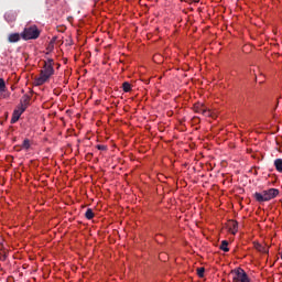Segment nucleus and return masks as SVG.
<instances>
[{
	"mask_svg": "<svg viewBox=\"0 0 282 282\" xmlns=\"http://www.w3.org/2000/svg\"><path fill=\"white\" fill-rule=\"evenodd\" d=\"M52 76H54V59L48 58L44 62L43 68L40 70V76L35 77V86L41 87V85H45V83L50 82Z\"/></svg>",
	"mask_w": 282,
	"mask_h": 282,
	"instance_id": "obj_1",
	"label": "nucleus"
},
{
	"mask_svg": "<svg viewBox=\"0 0 282 282\" xmlns=\"http://www.w3.org/2000/svg\"><path fill=\"white\" fill-rule=\"evenodd\" d=\"M279 195V189L276 188H269L267 191H262L261 193L256 192L253 197L256 202L262 204L263 202H270V199H274Z\"/></svg>",
	"mask_w": 282,
	"mask_h": 282,
	"instance_id": "obj_2",
	"label": "nucleus"
},
{
	"mask_svg": "<svg viewBox=\"0 0 282 282\" xmlns=\"http://www.w3.org/2000/svg\"><path fill=\"white\" fill-rule=\"evenodd\" d=\"M230 276L232 279V282H252L250 280V276H248V273H246V270L242 268H236L230 271Z\"/></svg>",
	"mask_w": 282,
	"mask_h": 282,
	"instance_id": "obj_3",
	"label": "nucleus"
},
{
	"mask_svg": "<svg viewBox=\"0 0 282 282\" xmlns=\"http://www.w3.org/2000/svg\"><path fill=\"white\" fill-rule=\"evenodd\" d=\"M39 36H41V31L36 25L26 26L22 33V39H24V41L36 40Z\"/></svg>",
	"mask_w": 282,
	"mask_h": 282,
	"instance_id": "obj_4",
	"label": "nucleus"
},
{
	"mask_svg": "<svg viewBox=\"0 0 282 282\" xmlns=\"http://www.w3.org/2000/svg\"><path fill=\"white\" fill-rule=\"evenodd\" d=\"M194 111L195 113H202L205 117H209L210 116V110H208L206 108V106H204V104H195L194 105Z\"/></svg>",
	"mask_w": 282,
	"mask_h": 282,
	"instance_id": "obj_5",
	"label": "nucleus"
},
{
	"mask_svg": "<svg viewBox=\"0 0 282 282\" xmlns=\"http://www.w3.org/2000/svg\"><path fill=\"white\" fill-rule=\"evenodd\" d=\"M23 113H25V108L18 107V109H15L12 113L11 124H17V122H19V118H21Z\"/></svg>",
	"mask_w": 282,
	"mask_h": 282,
	"instance_id": "obj_6",
	"label": "nucleus"
},
{
	"mask_svg": "<svg viewBox=\"0 0 282 282\" xmlns=\"http://www.w3.org/2000/svg\"><path fill=\"white\" fill-rule=\"evenodd\" d=\"M228 229L231 235H237V232H239V223H237V220H229Z\"/></svg>",
	"mask_w": 282,
	"mask_h": 282,
	"instance_id": "obj_7",
	"label": "nucleus"
},
{
	"mask_svg": "<svg viewBox=\"0 0 282 282\" xmlns=\"http://www.w3.org/2000/svg\"><path fill=\"white\" fill-rule=\"evenodd\" d=\"M28 105H30V96L24 95V96L21 98L19 108H20V109H24V111H25V109H28Z\"/></svg>",
	"mask_w": 282,
	"mask_h": 282,
	"instance_id": "obj_8",
	"label": "nucleus"
},
{
	"mask_svg": "<svg viewBox=\"0 0 282 282\" xmlns=\"http://www.w3.org/2000/svg\"><path fill=\"white\" fill-rule=\"evenodd\" d=\"M4 19L8 21V23H14V21H17V15L12 12H7L4 14Z\"/></svg>",
	"mask_w": 282,
	"mask_h": 282,
	"instance_id": "obj_9",
	"label": "nucleus"
},
{
	"mask_svg": "<svg viewBox=\"0 0 282 282\" xmlns=\"http://www.w3.org/2000/svg\"><path fill=\"white\" fill-rule=\"evenodd\" d=\"M19 41H21V35L19 33L9 35V43H19Z\"/></svg>",
	"mask_w": 282,
	"mask_h": 282,
	"instance_id": "obj_10",
	"label": "nucleus"
},
{
	"mask_svg": "<svg viewBox=\"0 0 282 282\" xmlns=\"http://www.w3.org/2000/svg\"><path fill=\"white\" fill-rule=\"evenodd\" d=\"M273 164L275 166V171H278V173H282V159H275Z\"/></svg>",
	"mask_w": 282,
	"mask_h": 282,
	"instance_id": "obj_11",
	"label": "nucleus"
},
{
	"mask_svg": "<svg viewBox=\"0 0 282 282\" xmlns=\"http://www.w3.org/2000/svg\"><path fill=\"white\" fill-rule=\"evenodd\" d=\"M254 248H256V250H258V252H262L263 254H267V252H268V248L263 247L259 242L254 243Z\"/></svg>",
	"mask_w": 282,
	"mask_h": 282,
	"instance_id": "obj_12",
	"label": "nucleus"
},
{
	"mask_svg": "<svg viewBox=\"0 0 282 282\" xmlns=\"http://www.w3.org/2000/svg\"><path fill=\"white\" fill-rule=\"evenodd\" d=\"M220 249L223 250V252H230V248H228V240L221 241Z\"/></svg>",
	"mask_w": 282,
	"mask_h": 282,
	"instance_id": "obj_13",
	"label": "nucleus"
},
{
	"mask_svg": "<svg viewBox=\"0 0 282 282\" xmlns=\"http://www.w3.org/2000/svg\"><path fill=\"white\" fill-rule=\"evenodd\" d=\"M122 89L126 94H129V91H131V84H129V82H124L122 84Z\"/></svg>",
	"mask_w": 282,
	"mask_h": 282,
	"instance_id": "obj_14",
	"label": "nucleus"
},
{
	"mask_svg": "<svg viewBox=\"0 0 282 282\" xmlns=\"http://www.w3.org/2000/svg\"><path fill=\"white\" fill-rule=\"evenodd\" d=\"M86 219H91L94 217V209L88 208L85 213Z\"/></svg>",
	"mask_w": 282,
	"mask_h": 282,
	"instance_id": "obj_15",
	"label": "nucleus"
},
{
	"mask_svg": "<svg viewBox=\"0 0 282 282\" xmlns=\"http://www.w3.org/2000/svg\"><path fill=\"white\" fill-rule=\"evenodd\" d=\"M206 272V269L204 268H198L197 269V274L199 276V279H204V273Z\"/></svg>",
	"mask_w": 282,
	"mask_h": 282,
	"instance_id": "obj_16",
	"label": "nucleus"
},
{
	"mask_svg": "<svg viewBox=\"0 0 282 282\" xmlns=\"http://www.w3.org/2000/svg\"><path fill=\"white\" fill-rule=\"evenodd\" d=\"M22 149H25L26 151H28V149H30V140L29 139H25L22 142Z\"/></svg>",
	"mask_w": 282,
	"mask_h": 282,
	"instance_id": "obj_17",
	"label": "nucleus"
},
{
	"mask_svg": "<svg viewBox=\"0 0 282 282\" xmlns=\"http://www.w3.org/2000/svg\"><path fill=\"white\" fill-rule=\"evenodd\" d=\"M0 91H6V80L3 78H0Z\"/></svg>",
	"mask_w": 282,
	"mask_h": 282,
	"instance_id": "obj_18",
	"label": "nucleus"
},
{
	"mask_svg": "<svg viewBox=\"0 0 282 282\" xmlns=\"http://www.w3.org/2000/svg\"><path fill=\"white\" fill-rule=\"evenodd\" d=\"M96 149H98V151H107V145L98 144L96 145Z\"/></svg>",
	"mask_w": 282,
	"mask_h": 282,
	"instance_id": "obj_19",
	"label": "nucleus"
},
{
	"mask_svg": "<svg viewBox=\"0 0 282 282\" xmlns=\"http://www.w3.org/2000/svg\"><path fill=\"white\" fill-rule=\"evenodd\" d=\"M50 43H51V45H54V43H56V36L53 37Z\"/></svg>",
	"mask_w": 282,
	"mask_h": 282,
	"instance_id": "obj_20",
	"label": "nucleus"
},
{
	"mask_svg": "<svg viewBox=\"0 0 282 282\" xmlns=\"http://www.w3.org/2000/svg\"><path fill=\"white\" fill-rule=\"evenodd\" d=\"M47 50H54V44L50 43Z\"/></svg>",
	"mask_w": 282,
	"mask_h": 282,
	"instance_id": "obj_21",
	"label": "nucleus"
},
{
	"mask_svg": "<svg viewBox=\"0 0 282 282\" xmlns=\"http://www.w3.org/2000/svg\"><path fill=\"white\" fill-rule=\"evenodd\" d=\"M194 3H199V0H194Z\"/></svg>",
	"mask_w": 282,
	"mask_h": 282,
	"instance_id": "obj_22",
	"label": "nucleus"
}]
</instances>
